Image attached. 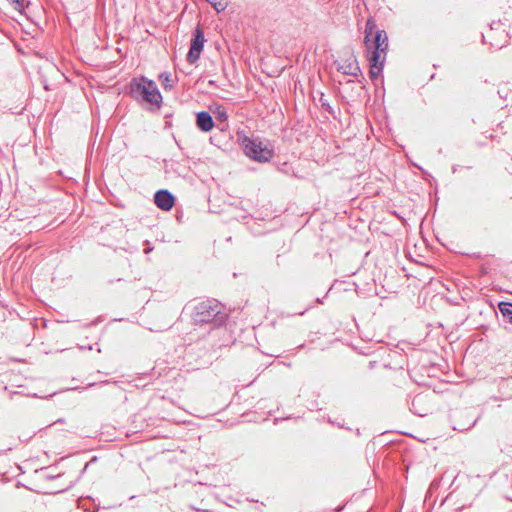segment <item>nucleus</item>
I'll return each instance as SVG.
<instances>
[{
	"label": "nucleus",
	"instance_id": "obj_23",
	"mask_svg": "<svg viewBox=\"0 0 512 512\" xmlns=\"http://www.w3.org/2000/svg\"><path fill=\"white\" fill-rule=\"evenodd\" d=\"M328 422H329V423H331L332 425H334V424H335V423H334V421H332V419H331V418H328Z\"/></svg>",
	"mask_w": 512,
	"mask_h": 512
},
{
	"label": "nucleus",
	"instance_id": "obj_25",
	"mask_svg": "<svg viewBox=\"0 0 512 512\" xmlns=\"http://www.w3.org/2000/svg\"><path fill=\"white\" fill-rule=\"evenodd\" d=\"M11 1L14 2V3H19L20 2V0H11Z\"/></svg>",
	"mask_w": 512,
	"mask_h": 512
},
{
	"label": "nucleus",
	"instance_id": "obj_17",
	"mask_svg": "<svg viewBox=\"0 0 512 512\" xmlns=\"http://www.w3.org/2000/svg\"><path fill=\"white\" fill-rule=\"evenodd\" d=\"M215 114H216V119L218 121L226 122L228 119V115H227L226 109L224 107H221V106L217 107Z\"/></svg>",
	"mask_w": 512,
	"mask_h": 512
},
{
	"label": "nucleus",
	"instance_id": "obj_3",
	"mask_svg": "<svg viewBox=\"0 0 512 512\" xmlns=\"http://www.w3.org/2000/svg\"><path fill=\"white\" fill-rule=\"evenodd\" d=\"M227 314L222 311V305L217 300H206L195 305L192 320L195 324H209L211 328L222 326Z\"/></svg>",
	"mask_w": 512,
	"mask_h": 512
},
{
	"label": "nucleus",
	"instance_id": "obj_15",
	"mask_svg": "<svg viewBox=\"0 0 512 512\" xmlns=\"http://www.w3.org/2000/svg\"><path fill=\"white\" fill-rule=\"evenodd\" d=\"M320 103H321V108L323 110L328 112L331 116H333V117L335 116V110L332 108V106L329 104V102L324 98L323 93L321 94V97H320Z\"/></svg>",
	"mask_w": 512,
	"mask_h": 512
},
{
	"label": "nucleus",
	"instance_id": "obj_18",
	"mask_svg": "<svg viewBox=\"0 0 512 512\" xmlns=\"http://www.w3.org/2000/svg\"><path fill=\"white\" fill-rule=\"evenodd\" d=\"M60 476V474H52V473H49V472H45L44 473V478L47 479V480H54L56 478H58Z\"/></svg>",
	"mask_w": 512,
	"mask_h": 512
},
{
	"label": "nucleus",
	"instance_id": "obj_13",
	"mask_svg": "<svg viewBox=\"0 0 512 512\" xmlns=\"http://www.w3.org/2000/svg\"><path fill=\"white\" fill-rule=\"evenodd\" d=\"M498 309L503 318L512 324V303L500 302L498 304Z\"/></svg>",
	"mask_w": 512,
	"mask_h": 512
},
{
	"label": "nucleus",
	"instance_id": "obj_14",
	"mask_svg": "<svg viewBox=\"0 0 512 512\" xmlns=\"http://www.w3.org/2000/svg\"><path fill=\"white\" fill-rule=\"evenodd\" d=\"M209 2L217 12L224 11L227 7V1L224 0H206Z\"/></svg>",
	"mask_w": 512,
	"mask_h": 512
},
{
	"label": "nucleus",
	"instance_id": "obj_6",
	"mask_svg": "<svg viewBox=\"0 0 512 512\" xmlns=\"http://www.w3.org/2000/svg\"><path fill=\"white\" fill-rule=\"evenodd\" d=\"M453 419H454L453 429L460 431V432L470 430L471 428H473L476 425V423L478 421V417L472 418L470 415V412L468 410H460V411L455 412L453 414Z\"/></svg>",
	"mask_w": 512,
	"mask_h": 512
},
{
	"label": "nucleus",
	"instance_id": "obj_12",
	"mask_svg": "<svg viewBox=\"0 0 512 512\" xmlns=\"http://www.w3.org/2000/svg\"><path fill=\"white\" fill-rule=\"evenodd\" d=\"M510 22H512V9L509 8L507 11L504 12V15L502 18H499L497 21L493 20L490 23V29L491 30L498 29L501 25L506 26Z\"/></svg>",
	"mask_w": 512,
	"mask_h": 512
},
{
	"label": "nucleus",
	"instance_id": "obj_26",
	"mask_svg": "<svg viewBox=\"0 0 512 512\" xmlns=\"http://www.w3.org/2000/svg\"><path fill=\"white\" fill-rule=\"evenodd\" d=\"M337 426L343 428V425H341V423H338Z\"/></svg>",
	"mask_w": 512,
	"mask_h": 512
},
{
	"label": "nucleus",
	"instance_id": "obj_24",
	"mask_svg": "<svg viewBox=\"0 0 512 512\" xmlns=\"http://www.w3.org/2000/svg\"><path fill=\"white\" fill-rule=\"evenodd\" d=\"M492 46H496L497 48H502L503 45H494V44H491Z\"/></svg>",
	"mask_w": 512,
	"mask_h": 512
},
{
	"label": "nucleus",
	"instance_id": "obj_9",
	"mask_svg": "<svg viewBox=\"0 0 512 512\" xmlns=\"http://www.w3.org/2000/svg\"><path fill=\"white\" fill-rule=\"evenodd\" d=\"M427 394L419 393L415 395L410 403V410L418 416H426L430 411V406L427 404Z\"/></svg>",
	"mask_w": 512,
	"mask_h": 512
},
{
	"label": "nucleus",
	"instance_id": "obj_7",
	"mask_svg": "<svg viewBox=\"0 0 512 512\" xmlns=\"http://www.w3.org/2000/svg\"><path fill=\"white\" fill-rule=\"evenodd\" d=\"M337 70L342 72L343 74L354 76L356 78V81L362 84V87L365 88V78L363 76V73L360 69L356 57L353 56L345 60L343 64L337 67Z\"/></svg>",
	"mask_w": 512,
	"mask_h": 512
},
{
	"label": "nucleus",
	"instance_id": "obj_10",
	"mask_svg": "<svg viewBox=\"0 0 512 512\" xmlns=\"http://www.w3.org/2000/svg\"><path fill=\"white\" fill-rule=\"evenodd\" d=\"M215 123L207 111H200L196 114V126L202 132H209L213 129Z\"/></svg>",
	"mask_w": 512,
	"mask_h": 512
},
{
	"label": "nucleus",
	"instance_id": "obj_19",
	"mask_svg": "<svg viewBox=\"0 0 512 512\" xmlns=\"http://www.w3.org/2000/svg\"><path fill=\"white\" fill-rule=\"evenodd\" d=\"M170 117H171V114L167 113V114L164 115V118L166 119V121H165L166 126L170 125V122L168 121V118H170Z\"/></svg>",
	"mask_w": 512,
	"mask_h": 512
},
{
	"label": "nucleus",
	"instance_id": "obj_8",
	"mask_svg": "<svg viewBox=\"0 0 512 512\" xmlns=\"http://www.w3.org/2000/svg\"><path fill=\"white\" fill-rule=\"evenodd\" d=\"M154 203L159 209L169 211L175 204V196L166 189H160L154 194Z\"/></svg>",
	"mask_w": 512,
	"mask_h": 512
},
{
	"label": "nucleus",
	"instance_id": "obj_11",
	"mask_svg": "<svg viewBox=\"0 0 512 512\" xmlns=\"http://www.w3.org/2000/svg\"><path fill=\"white\" fill-rule=\"evenodd\" d=\"M369 62V76L371 80L377 79L382 73L385 65L384 57L381 59H377V62L373 59V57H367Z\"/></svg>",
	"mask_w": 512,
	"mask_h": 512
},
{
	"label": "nucleus",
	"instance_id": "obj_4",
	"mask_svg": "<svg viewBox=\"0 0 512 512\" xmlns=\"http://www.w3.org/2000/svg\"><path fill=\"white\" fill-rule=\"evenodd\" d=\"M239 140L244 154L250 159L259 163H266L272 159L274 151L268 142L259 137L248 136H243Z\"/></svg>",
	"mask_w": 512,
	"mask_h": 512
},
{
	"label": "nucleus",
	"instance_id": "obj_2",
	"mask_svg": "<svg viewBox=\"0 0 512 512\" xmlns=\"http://www.w3.org/2000/svg\"><path fill=\"white\" fill-rule=\"evenodd\" d=\"M364 44L366 47L367 57H373L375 62L377 59L384 57L386 59L388 50V36L383 29H378L375 21L369 18L365 25Z\"/></svg>",
	"mask_w": 512,
	"mask_h": 512
},
{
	"label": "nucleus",
	"instance_id": "obj_22",
	"mask_svg": "<svg viewBox=\"0 0 512 512\" xmlns=\"http://www.w3.org/2000/svg\"><path fill=\"white\" fill-rule=\"evenodd\" d=\"M452 171H453V173H455V172L457 171V166H456V165H454V166L452 167Z\"/></svg>",
	"mask_w": 512,
	"mask_h": 512
},
{
	"label": "nucleus",
	"instance_id": "obj_5",
	"mask_svg": "<svg viewBox=\"0 0 512 512\" xmlns=\"http://www.w3.org/2000/svg\"><path fill=\"white\" fill-rule=\"evenodd\" d=\"M204 43V32L199 26H197L193 32L190 48L186 56V60L189 64H194L200 58V54L204 48Z\"/></svg>",
	"mask_w": 512,
	"mask_h": 512
},
{
	"label": "nucleus",
	"instance_id": "obj_20",
	"mask_svg": "<svg viewBox=\"0 0 512 512\" xmlns=\"http://www.w3.org/2000/svg\"><path fill=\"white\" fill-rule=\"evenodd\" d=\"M96 461V457H94L90 462H87L83 468V472L87 469L91 462Z\"/></svg>",
	"mask_w": 512,
	"mask_h": 512
},
{
	"label": "nucleus",
	"instance_id": "obj_16",
	"mask_svg": "<svg viewBox=\"0 0 512 512\" xmlns=\"http://www.w3.org/2000/svg\"><path fill=\"white\" fill-rule=\"evenodd\" d=\"M159 79L162 81L163 88L165 90L172 89L170 75L168 73H161Z\"/></svg>",
	"mask_w": 512,
	"mask_h": 512
},
{
	"label": "nucleus",
	"instance_id": "obj_1",
	"mask_svg": "<svg viewBox=\"0 0 512 512\" xmlns=\"http://www.w3.org/2000/svg\"><path fill=\"white\" fill-rule=\"evenodd\" d=\"M128 95L149 111L154 112L161 107L162 95L156 83L145 76L133 77L130 80Z\"/></svg>",
	"mask_w": 512,
	"mask_h": 512
},
{
	"label": "nucleus",
	"instance_id": "obj_21",
	"mask_svg": "<svg viewBox=\"0 0 512 512\" xmlns=\"http://www.w3.org/2000/svg\"><path fill=\"white\" fill-rule=\"evenodd\" d=\"M55 423H64V419H63V418H60V419H58L57 421H55Z\"/></svg>",
	"mask_w": 512,
	"mask_h": 512
}]
</instances>
